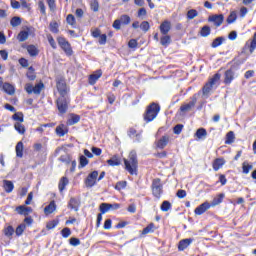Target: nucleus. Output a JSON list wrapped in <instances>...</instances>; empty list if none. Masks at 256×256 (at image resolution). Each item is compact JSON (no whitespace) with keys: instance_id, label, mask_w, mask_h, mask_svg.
I'll list each match as a JSON object with an SVG mask.
<instances>
[{"instance_id":"nucleus-27","label":"nucleus","mask_w":256,"mask_h":256,"mask_svg":"<svg viewBox=\"0 0 256 256\" xmlns=\"http://www.w3.org/2000/svg\"><path fill=\"white\" fill-rule=\"evenodd\" d=\"M27 52L29 53L30 57H37L39 55V49L35 45L27 46Z\"/></svg>"},{"instance_id":"nucleus-62","label":"nucleus","mask_w":256,"mask_h":256,"mask_svg":"<svg viewBox=\"0 0 256 256\" xmlns=\"http://www.w3.org/2000/svg\"><path fill=\"white\" fill-rule=\"evenodd\" d=\"M121 25H122L121 21L119 19H117L114 21L112 27H114L116 29V31H119V30H121Z\"/></svg>"},{"instance_id":"nucleus-39","label":"nucleus","mask_w":256,"mask_h":256,"mask_svg":"<svg viewBox=\"0 0 256 256\" xmlns=\"http://www.w3.org/2000/svg\"><path fill=\"white\" fill-rule=\"evenodd\" d=\"M21 17L15 16L10 20V25L13 27H19L21 25Z\"/></svg>"},{"instance_id":"nucleus-35","label":"nucleus","mask_w":256,"mask_h":256,"mask_svg":"<svg viewBox=\"0 0 256 256\" xmlns=\"http://www.w3.org/2000/svg\"><path fill=\"white\" fill-rule=\"evenodd\" d=\"M225 41V38L223 37H218L216 39H214V41L211 44V47L213 49H217V47H220V45H223V42Z\"/></svg>"},{"instance_id":"nucleus-25","label":"nucleus","mask_w":256,"mask_h":256,"mask_svg":"<svg viewBox=\"0 0 256 256\" xmlns=\"http://www.w3.org/2000/svg\"><path fill=\"white\" fill-rule=\"evenodd\" d=\"M223 165H225V159H223V158L215 159L213 162L214 171H219V169H221V167H223Z\"/></svg>"},{"instance_id":"nucleus-5","label":"nucleus","mask_w":256,"mask_h":256,"mask_svg":"<svg viewBox=\"0 0 256 256\" xmlns=\"http://www.w3.org/2000/svg\"><path fill=\"white\" fill-rule=\"evenodd\" d=\"M100 212L102 215H105V213H109V211H117V209H121V204H109V203H102L100 204Z\"/></svg>"},{"instance_id":"nucleus-15","label":"nucleus","mask_w":256,"mask_h":256,"mask_svg":"<svg viewBox=\"0 0 256 256\" xmlns=\"http://www.w3.org/2000/svg\"><path fill=\"white\" fill-rule=\"evenodd\" d=\"M191 243H193L192 238H186V239L181 240L178 244L179 251H185V249H187V247H189V245H191Z\"/></svg>"},{"instance_id":"nucleus-36","label":"nucleus","mask_w":256,"mask_h":256,"mask_svg":"<svg viewBox=\"0 0 256 256\" xmlns=\"http://www.w3.org/2000/svg\"><path fill=\"white\" fill-rule=\"evenodd\" d=\"M44 87L45 85L43 84V82H40L34 86L32 93H34V95H41V91H43Z\"/></svg>"},{"instance_id":"nucleus-45","label":"nucleus","mask_w":256,"mask_h":256,"mask_svg":"<svg viewBox=\"0 0 256 256\" xmlns=\"http://www.w3.org/2000/svg\"><path fill=\"white\" fill-rule=\"evenodd\" d=\"M49 27L51 33H59V24L57 22H51Z\"/></svg>"},{"instance_id":"nucleus-43","label":"nucleus","mask_w":256,"mask_h":256,"mask_svg":"<svg viewBox=\"0 0 256 256\" xmlns=\"http://www.w3.org/2000/svg\"><path fill=\"white\" fill-rule=\"evenodd\" d=\"M161 211H163L164 213H167V211H169V209H171V203L169 201H164L160 207Z\"/></svg>"},{"instance_id":"nucleus-40","label":"nucleus","mask_w":256,"mask_h":256,"mask_svg":"<svg viewBox=\"0 0 256 256\" xmlns=\"http://www.w3.org/2000/svg\"><path fill=\"white\" fill-rule=\"evenodd\" d=\"M120 23H122V25H129V23H131V17H129V15H122L119 18Z\"/></svg>"},{"instance_id":"nucleus-38","label":"nucleus","mask_w":256,"mask_h":256,"mask_svg":"<svg viewBox=\"0 0 256 256\" xmlns=\"http://www.w3.org/2000/svg\"><path fill=\"white\" fill-rule=\"evenodd\" d=\"M200 35L202 37H209V35H211V28L209 26H203Z\"/></svg>"},{"instance_id":"nucleus-42","label":"nucleus","mask_w":256,"mask_h":256,"mask_svg":"<svg viewBox=\"0 0 256 256\" xmlns=\"http://www.w3.org/2000/svg\"><path fill=\"white\" fill-rule=\"evenodd\" d=\"M226 21L229 25H231V23H235V21H237V13L231 12Z\"/></svg>"},{"instance_id":"nucleus-58","label":"nucleus","mask_w":256,"mask_h":256,"mask_svg":"<svg viewBox=\"0 0 256 256\" xmlns=\"http://www.w3.org/2000/svg\"><path fill=\"white\" fill-rule=\"evenodd\" d=\"M24 89L28 95H31V93H33L34 86L31 83H27Z\"/></svg>"},{"instance_id":"nucleus-52","label":"nucleus","mask_w":256,"mask_h":256,"mask_svg":"<svg viewBox=\"0 0 256 256\" xmlns=\"http://www.w3.org/2000/svg\"><path fill=\"white\" fill-rule=\"evenodd\" d=\"M61 235H62V237H64V239H67V237L71 236V229H69V228L62 229Z\"/></svg>"},{"instance_id":"nucleus-32","label":"nucleus","mask_w":256,"mask_h":256,"mask_svg":"<svg viewBox=\"0 0 256 256\" xmlns=\"http://www.w3.org/2000/svg\"><path fill=\"white\" fill-rule=\"evenodd\" d=\"M67 185H69V179H67V177H62L58 186L59 191H65V187H67Z\"/></svg>"},{"instance_id":"nucleus-6","label":"nucleus","mask_w":256,"mask_h":256,"mask_svg":"<svg viewBox=\"0 0 256 256\" xmlns=\"http://www.w3.org/2000/svg\"><path fill=\"white\" fill-rule=\"evenodd\" d=\"M58 45H60L61 49H63L64 53L71 57L73 55V49L71 48V44L65 40V38H58Z\"/></svg>"},{"instance_id":"nucleus-53","label":"nucleus","mask_w":256,"mask_h":256,"mask_svg":"<svg viewBox=\"0 0 256 256\" xmlns=\"http://www.w3.org/2000/svg\"><path fill=\"white\" fill-rule=\"evenodd\" d=\"M225 198V194H219V196L214 199L213 205H219L220 203H223V199Z\"/></svg>"},{"instance_id":"nucleus-19","label":"nucleus","mask_w":256,"mask_h":256,"mask_svg":"<svg viewBox=\"0 0 256 256\" xmlns=\"http://www.w3.org/2000/svg\"><path fill=\"white\" fill-rule=\"evenodd\" d=\"M57 211V204H55V201H51L48 206L44 208L45 215H51V213H55Z\"/></svg>"},{"instance_id":"nucleus-60","label":"nucleus","mask_w":256,"mask_h":256,"mask_svg":"<svg viewBox=\"0 0 256 256\" xmlns=\"http://www.w3.org/2000/svg\"><path fill=\"white\" fill-rule=\"evenodd\" d=\"M181 131H183V124H177L174 127V133L175 135H180Z\"/></svg>"},{"instance_id":"nucleus-31","label":"nucleus","mask_w":256,"mask_h":256,"mask_svg":"<svg viewBox=\"0 0 256 256\" xmlns=\"http://www.w3.org/2000/svg\"><path fill=\"white\" fill-rule=\"evenodd\" d=\"M149 233H155V224L150 223L146 228L142 230V235H149Z\"/></svg>"},{"instance_id":"nucleus-9","label":"nucleus","mask_w":256,"mask_h":256,"mask_svg":"<svg viewBox=\"0 0 256 256\" xmlns=\"http://www.w3.org/2000/svg\"><path fill=\"white\" fill-rule=\"evenodd\" d=\"M224 19L225 17L223 16V14H219L209 16L208 21H210V23H214L216 27H221V25H223Z\"/></svg>"},{"instance_id":"nucleus-7","label":"nucleus","mask_w":256,"mask_h":256,"mask_svg":"<svg viewBox=\"0 0 256 256\" xmlns=\"http://www.w3.org/2000/svg\"><path fill=\"white\" fill-rule=\"evenodd\" d=\"M57 107L61 115H64V113H67L68 103H67V99H65V96L58 98Z\"/></svg>"},{"instance_id":"nucleus-21","label":"nucleus","mask_w":256,"mask_h":256,"mask_svg":"<svg viewBox=\"0 0 256 256\" xmlns=\"http://www.w3.org/2000/svg\"><path fill=\"white\" fill-rule=\"evenodd\" d=\"M169 31H171V22L164 21L160 25V32L162 33V35H167V33H169Z\"/></svg>"},{"instance_id":"nucleus-2","label":"nucleus","mask_w":256,"mask_h":256,"mask_svg":"<svg viewBox=\"0 0 256 256\" xmlns=\"http://www.w3.org/2000/svg\"><path fill=\"white\" fill-rule=\"evenodd\" d=\"M160 111L161 107H159V104H150L146 109V113L144 114V121H146V123H151V121H154L157 118Z\"/></svg>"},{"instance_id":"nucleus-26","label":"nucleus","mask_w":256,"mask_h":256,"mask_svg":"<svg viewBox=\"0 0 256 256\" xmlns=\"http://www.w3.org/2000/svg\"><path fill=\"white\" fill-rule=\"evenodd\" d=\"M3 187L6 193H12L13 189H15V186L13 185V182L9 180H4L3 181Z\"/></svg>"},{"instance_id":"nucleus-48","label":"nucleus","mask_w":256,"mask_h":256,"mask_svg":"<svg viewBox=\"0 0 256 256\" xmlns=\"http://www.w3.org/2000/svg\"><path fill=\"white\" fill-rule=\"evenodd\" d=\"M14 233H15V229H13V226H8L4 230V234L6 235V237H11Z\"/></svg>"},{"instance_id":"nucleus-16","label":"nucleus","mask_w":256,"mask_h":256,"mask_svg":"<svg viewBox=\"0 0 256 256\" xmlns=\"http://www.w3.org/2000/svg\"><path fill=\"white\" fill-rule=\"evenodd\" d=\"M107 164L110 167H119V165H121V158L117 155H114L109 160H107Z\"/></svg>"},{"instance_id":"nucleus-51","label":"nucleus","mask_w":256,"mask_h":256,"mask_svg":"<svg viewBox=\"0 0 256 256\" xmlns=\"http://www.w3.org/2000/svg\"><path fill=\"white\" fill-rule=\"evenodd\" d=\"M66 21H67L68 25H71L73 27L76 23L75 16H73V14H69L66 18Z\"/></svg>"},{"instance_id":"nucleus-29","label":"nucleus","mask_w":256,"mask_h":256,"mask_svg":"<svg viewBox=\"0 0 256 256\" xmlns=\"http://www.w3.org/2000/svg\"><path fill=\"white\" fill-rule=\"evenodd\" d=\"M23 142H18L16 147H15V151H16V157H19L20 159L23 157Z\"/></svg>"},{"instance_id":"nucleus-41","label":"nucleus","mask_w":256,"mask_h":256,"mask_svg":"<svg viewBox=\"0 0 256 256\" xmlns=\"http://www.w3.org/2000/svg\"><path fill=\"white\" fill-rule=\"evenodd\" d=\"M233 141H235V134L233 133V131H230L226 135V144L229 145L233 143Z\"/></svg>"},{"instance_id":"nucleus-49","label":"nucleus","mask_w":256,"mask_h":256,"mask_svg":"<svg viewBox=\"0 0 256 256\" xmlns=\"http://www.w3.org/2000/svg\"><path fill=\"white\" fill-rule=\"evenodd\" d=\"M90 7L94 11V13H97V11H99V2L97 0H93L90 3Z\"/></svg>"},{"instance_id":"nucleus-8","label":"nucleus","mask_w":256,"mask_h":256,"mask_svg":"<svg viewBox=\"0 0 256 256\" xmlns=\"http://www.w3.org/2000/svg\"><path fill=\"white\" fill-rule=\"evenodd\" d=\"M97 177H99V172L93 171L90 173L85 180L86 187H94V185L97 183Z\"/></svg>"},{"instance_id":"nucleus-10","label":"nucleus","mask_w":256,"mask_h":256,"mask_svg":"<svg viewBox=\"0 0 256 256\" xmlns=\"http://www.w3.org/2000/svg\"><path fill=\"white\" fill-rule=\"evenodd\" d=\"M209 209H211V204L204 202L194 210V213L195 215H203V213H206Z\"/></svg>"},{"instance_id":"nucleus-12","label":"nucleus","mask_w":256,"mask_h":256,"mask_svg":"<svg viewBox=\"0 0 256 256\" xmlns=\"http://www.w3.org/2000/svg\"><path fill=\"white\" fill-rule=\"evenodd\" d=\"M103 75V72L101 70H97L93 74L89 76V84L95 85L99 79H101V76Z\"/></svg>"},{"instance_id":"nucleus-63","label":"nucleus","mask_w":256,"mask_h":256,"mask_svg":"<svg viewBox=\"0 0 256 256\" xmlns=\"http://www.w3.org/2000/svg\"><path fill=\"white\" fill-rule=\"evenodd\" d=\"M105 43H107V35L102 34V35L99 36V44L100 45H105Z\"/></svg>"},{"instance_id":"nucleus-46","label":"nucleus","mask_w":256,"mask_h":256,"mask_svg":"<svg viewBox=\"0 0 256 256\" xmlns=\"http://www.w3.org/2000/svg\"><path fill=\"white\" fill-rule=\"evenodd\" d=\"M127 187V181H120L118 183H116L115 189H117V191H121L122 189H125Z\"/></svg>"},{"instance_id":"nucleus-11","label":"nucleus","mask_w":256,"mask_h":256,"mask_svg":"<svg viewBox=\"0 0 256 256\" xmlns=\"http://www.w3.org/2000/svg\"><path fill=\"white\" fill-rule=\"evenodd\" d=\"M57 89L62 97L67 95V83H65L64 79H60L57 81Z\"/></svg>"},{"instance_id":"nucleus-4","label":"nucleus","mask_w":256,"mask_h":256,"mask_svg":"<svg viewBox=\"0 0 256 256\" xmlns=\"http://www.w3.org/2000/svg\"><path fill=\"white\" fill-rule=\"evenodd\" d=\"M152 193L157 199L161 197V193H163V185H161V179L157 178L153 180Z\"/></svg>"},{"instance_id":"nucleus-3","label":"nucleus","mask_w":256,"mask_h":256,"mask_svg":"<svg viewBox=\"0 0 256 256\" xmlns=\"http://www.w3.org/2000/svg\"><path fill=\"white\" fill-rule=\"evenodd\" d=\"M219 79H221V74H215L210 80L209 82L206 83V85H204L202 91H203V95H209V93H211V90L213 89L214 85H217Z\"/></svg>"},{"instance_id":"nucleus-64","label":"nucleus","mask_w":256,"mask_h":256,"mask_svg":"<svg viewBox=\"0 0 256 256\" xmlns=\"http://www.w3.org/2000/svg\"><path fill=\"white\" fill-rule=\"evenodd\" d=\"M47 229L51 230V229H55L57 227V222H55V220L48 222L46 225Z\"/></svg>"},{"instance_id":"nucleus-14","label":"nucleus","mask_w":256,"mask_h":256,"mask_svg":"<svg viewBox=\"0 0 256 256\" xmlns=\"http://www.w3.org/2000/svg\"><path fill=\"white\" fill-rule=\"evenodd\" d=\"M79 205H81V201L77 198H70L68 202V209H73L74 211H79Z\"/></svg>"},{"instance_id":"nucleus-47","label":"nucleus","mask_w":256,"mask_h":256,"mask_svg":"<svg viewBox=\"0 0 256 256\" xmlns=\"http://www.w3.org/2000/svg\"><path fill=\"white\" fill-rule=\"evenodd\" d=\"M89 165V160L85 156H80V164L79 167H87Z\"/></svg>"},{"instance_id":"nucleus-55","label":"nucleus","mask_w":256,"mask_h":256,"mask_svg":"<svg viewBox=\"0 0 256 256\" xmlns=\"http://www.w3.org/2000/svg\"><path fill=\"white\" fill-rule=\"evenodd\" d=\"M197 15H198V13H197V10H195V9L189 10L187 12V17L189 19H195V17H197Z\"/></svg>"},{"instance_id":"nucleus-61","label":"nucleus","mask_w":256,"mask_h":256,"mask_svg":"<svg viewBox=\"0 0 256 256\" xmlns=\"http://www.w3.org/2000/svg\"><path fill=\"white\" fill-rule=\"evenodd\" d=\"M48 42L50 43L52 49H57V44L55 43V39H53V36L48 35Z\"/></svg>"},{"instance_id":"nucleus-34","label":"nucleus","mask_w":256,"mask_h":256,"mask_svg":"<svg viewBox=\"0 0 256 256\" xmlns=\"http://www.w3.org/2000/svg\"><path fill=\"white\" fill-rule=\"evenodd\" d=\"M13 121H16V123H23L25 121L24 116L22 112H16L12 116Z\"/></svg>"},{"instance_id":"nucleus-57","label":"nucleus","mask_w":256,"mask_h":256,"mask_svg":"<svg viewBox=\"0 0 256 256\" xmlns=\"http://www.w3.org/2000/svg\"><path fill=\"white\" fill-rule=\"evenodd\" d=\"M70 245H72V247H77L78 245H81V240L74 237L70 238Z\"/></svg>"},{"instance_id":"nucleus-56","label":"nucleus","mask_w":256,"mask_h":256,"mask_svg":"<svg viewBox=\"0 0 256 256\" xmlns=\"http://www.w3.org/2000/svg\"><path fill=\"white\" fill-rule=\"evenodd\" d=\"M140 29L147 33V31L150 29L149 22L144 21L140 24Z\"/></svg>"},{"instance_id":"nucleus-50","label":"nucleus","mask_w":256,"mask_h":256,"mask_svg":"<svg viewBox=\"0 0 256 256\" xmlns=\"http://www.w3.org/2000/svg\"><path fill=\"white\" fill-rule=\"evenodd\" d=\"M25 224H21V225H19L17 228H16V231H15V233H16V235L19 237V236H21V235H23V232L25 231Z\"/></svg>"},{"instance_id":"nucleus-24","label":"nucleus","mask_w":256,"mask_h":256,"mask_svg":"<svg viewBox=\"0 0 256 256\" xmlns=\"http://www.w3.org/2000/svg\"><path fill=\"white\" fill-rule=\"evenodd\" d=\"M194 135L199 141L207 139V130L205 128H199Z\"/></svg>"},{"instance_id":"nucleus-28","label":"nucleus","mask_w":256,"mask_h":256,"mask_svg":"<svg viewBox=\"0 0 256 256\" xmlns=\"http://www.w3.org/2000/svg\"><path fill=\"white\" fill-rule=\"evenodd\" d=\"M17 39H18V41H20V43H23V41H27L29 39V30L20 31Z\"/></svg>"},{"instance_id":"nucleus-33","label":"nucleus","mask_w":256,"mask_h":256,"mask_svg":"<svg viewBox=\"0 0 256 256\" xmlns=\"http://www.w3.org/2000/svg\"><path fill=\"white\" fill-rule=\"evenodd\" d=\"M81 117L77 114H71L70 118L68 119L67 123L68 125H75L78 121H80Z\"/></svg>"},{"instance_id":"nucleus-37","label":"nucleus","mask_w":256,"mask_h":256,"mask_svg":"<svg viewBox=\"0 0 256 256\" xmlns=\"http://www.w3.org/2000/svg\"><path fill=\"white\" fill-rule=\"evenodd\" d=\"M253 169V165L249 164L248 162H243L242 164V171L245 175H249V171Z\"/></svg>"},{"instance_id":"nucleus-44","label":"nucleus","mask_w":256,"mask_h":256,"mask_svg":"<svg viewBox=\"0 0 256 256\" xmlns=\"http://www.w3.org/2000/svg\"><path fill=\"white\" fill-rule=\"evenodd\" d=\"M160 43L161 45H163L164 47H167V45H169L171 43V37L169 36H163L161 39H160Z\"/></svg>"},{"instance_id":"nucleus-22","label":"nucleus","mask_w":256,"mask_h":256,"mask_svg":"<svg viewBox=\"0 0 256 256\" xmlns=\"http://www.w3.org/2000/svg\"><path fill=\"white\" fill-rule=\"evenodd\" d=\"M235 79V73L232 70H227L225 72V79H224V83H226V85L231 84V82Z\"/></svg>"},{"instance_id":"nucleus-13","label":"nucleus","mask_w":256,"mask_h":256,"mask_svg":"<svg viewBox=\"0 0 256 256\" xmlns=\"http://www.w3.org/2000/svg\"><path fill=\"white\" fill-rule=\"evenodd\" d=\"M16 211H17V213H19V215H25V216H27V215L33 213V208L27 207V206H25V205H21V206H18V207L16 208Z\"/></svg>"},{"instance_id":"nucleus-17","label":"nucleus","mask_w":256,"mask_h":256,"mask_svg":"<svg viewBox=\"0 0 256 256\" xmlns=\"http://www.w3.org/2000/svg\"><path fill=\"white\" fill-rule=\"evenodd\" d=\"M69 133V130L67 129V126L65 124H60L56 127V134L58 137H65Z\"/></svg>"},{"instance_id":"nucleus-1","label":"nucleus","mask_w":256,"mask_h":256,"mask_svg":"<svg viewBox=\"0 0 256 256\" xmlns=\"http://www.w3.org/2000/svg\"><path fill=\"white\" fill-rule=\"evenodd\" d=\"M124 165L130 175H137V152L131 151L128 159H124Z\"/></svg>"},{"instance_id":"nucleus-54","label":"nucleus","mask_w":256,"mask_h":256,"mask_svg":"<svg viewBox=\"0 0 256 256\" xmlns=\"http://www.w3.org/2000/svg\"><path fill=\"white\" fill-rule=\"evenodd\" d=\"M256 49V32L254 33L253 39L250 44V53H253Z\"/></svg>"},{"instance_id":"nucleus-18","label":"nucleus","mask_w":256,"mask_h":256,"mask_svg":"<svg viewBox=\"0 0 256 256\" xmlns=\"http://www.w3.org/2000/svg\"><path fill=\"white\" fill-rule=\"evenodd\" d=\"M169 143V136H162L157 142L156 146L158 149H165Z\"/></svg>"},{"instance_id":"nucleus-30","label":"nucleus","mask_w":256,"mask_h":256,"mask_svg":"<svg viewBox=\"0 0 256 256\" xmlns=\"http://www.w3.org/2000/svg\"><path fill=\"white\" fill-rule=\"evenodd\" d=\"M195 103H197V99H194L191 102H189L188 104L181 106L180 109H181V111H191V109H193V107H195Z\"/></svg>"},{"instance_id":"nucleus-59","label":"nucleus","mask_w":256,"mask_h":256,"mask_svg":"<svg viewBox=\"0 0 256 256\" xmlns=\"http://www.w3.org/2000/svg\"><path fill=\"white\" fill-rule=\"evenodd\" d=\"M176 195H177L178 199H185L187 197V191L178 190Z\"/></svg>"},{"instance_id":"nucleus-23","label":"nucleus","mask_w":256,"mask_h":256,"mask_svg":"<svg viewBox=\"0 0 256 256\" xmlns=\"http://www.w3.org/2000/svg\"><path fill=\"white\" fill-rule=\"evenodd\" d=\"M14 129L17 131V133H19V135H25V132L27 131L25 129V125H23V122H15Z\"/></svg>"},{"instance_id":"nucleus-20","label":"nucleus","mask_w":256,"mask_h":256,"mask_svg":"<svg viewBox=\"0 0 256 256\" xmlns=\"http://www.w3.org/2000/svg\"><path fill=\"white\" fill-rule=\"evenodd\" d=\"M2 89L4 93H7V95H15V86L11 85L10 83L5 82Z\"/></svg>"}]
</instances>
